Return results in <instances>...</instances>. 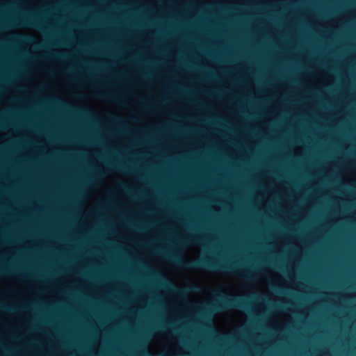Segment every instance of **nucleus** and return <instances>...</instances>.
<instances>
[{
    "label": "nucleus",
    "mask_w": 356,
    "mask_h": 356,
    "mask_svg": "<svg viewBox=\"0 0 356 356\" xmlns=\"http://www.w3.org/2000/svg\"><path fill=\"white\" fill-rule=\"evenodd\" d=\"M10 25L13 26H30L35 28L42 29V24L38 19L32 17L23 18L21 20H15Z\"/></svg>",
    "instance_id": "f257e3e1"
},
{
    "label": "nucleus",
    "mask_w": 356,
    "mask_h": 356,
    "mask_svg": "<svg viewBox=\"0 0 356 356\" xmlns=\"http://www.w3.org/2000/svg\"><path fill=\"white\" fill-rule=\"evenodd\" d=\"M140 245L147 248H149L157 253H168L169 250L164 248H155L149 242L141 243Z\"/></svg>",
    "instance_id": "7ed1b4c3"
},
{
    "label": "nucleus",
    "mask_w": 356,
    "mask_h": 356,
    "mask_svg": "<svg viewBox=\"0 0 356 356\" xmlns=\"http://www.w3.org/2000/svg\"><path fill=\"white\" fill-rule=\"evenodd\" d=\"M6 127V126L3 124H0V128L1 129H4Z\"/></svg>",
    "instance_id": "423d86ee"
},
{
    "label": "nucleus",
    "mask_w": 356,
    "mask_h": 356,
    "mask_svg": "<svg viewBox=\"0 0 356 356\" xmlns=\"http://www.w3.org/2000/svg\"><path fill=\"white\" fill-rule=\"evenodd\" d=\"M1 243L5 245L11 244L12 241L6 237H4L1 239Z\"/></svg>",
    "instance_id": "39448f33"
},
{
    "label": "nucleus",
    "mask_w": 356,
    "mask_h": 356,
    "mask_svg": "<svg viewBox=\"0 0 356 356\" xmlns=\"http://www.w3.org/2000/svg\"><path fill=\"white\" fill-rule=\"evenodd\" d=\"M99 97H101V98H104V99H113V100H118L114 96L110 95V94H106V93H99Z\"/></svg>",
    "instance_id": "20e7f679"
},
{
    "label": "nucleus",
    "mask_w": 356,
    "mask_h": 356,
    "mask_svg": "<svg viewBox=\"0 0 356 356\" xmlns=\"http://www.w3.org/2000/svg\"><path fill=\"white\" fill-rule=\"evenodd\" d=\"M188 243H198L204 245V240L197 237H189L180 239L179 241V245H186Z\"/></svg>",
    "instance_id": "f03ea898"
}]
</instances>
